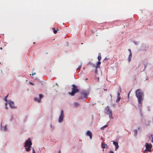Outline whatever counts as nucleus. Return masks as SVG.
<instances>
[{
	"mask_svg": "<svg viewBox=\"0 0 153 153\" xmlns=\"http://www.w3.org/2000/svg\"><path fill=\"white\" fill-rule=\"evenodd\" d=\"M58 30H59V29H57L56 30H57V31H58Z\"/></svg>",
	"mask_w": 153,
	"mask_h": 153,
	"instance_id": "13d9d810",
	"label": "nucleus"
},
{
	"mask_svg": "<svg viewBox=\"0 0 153 153\" xmlns=\"http://www.w3.org/2000/svg\"><path fill=\"white\" fill-rule=\"evenodd\" d=\"M105 114L109 116V117L110 119L113 118V117H112V111L111 110L109 109V107L108 106H107L105 108Z\"/></svg>",
	"mask_w": 153,
	"mask_h": 153,
	"instance_id": "20e7f679",
	"label": "nucleus"
},
{
	"mask_svg": "<svg viewBox=\"0 0 153 153\" xmlns=\"http://www.w3.org/2000/svg\"><path fill=\"white\" fill-rule=\"evenodd\" d=\"M101 62L100 61H98L97 63L96 66L95 67V68H100V65L101 64Z\"/></svg>",
	"mask_w": 153,
	"mask_h": 153,
	"instance_id": "2eb2a0df",
	"label": "nucleus"
},
{
	"mask_svg": "<svg viewBox=\"0 0 153 153\" xmlns=\"http://www.w3.org/2000/svg\"><path fill=\"white\" fill-rule=\"evenodd\" d=\"M152 136V135L151 134L150 136L149 137V138H151V137Z\"/></svg>",
	"mask_w": 153,
	"mask_h": 153,
	"instance_id": "37998d69",
	"label": "nucleus"
},
{
	"mask_svg": "<svg viewBox=\"0 0 153 153\" xmlns=\"http://www.w3.org/2000/svg\"><path fill=\"white\" fill-rule=\"evenodd\" d=\"M109 59V58H107L106 57L105 58V59H104V60H103V61H104L105 60H108Z\"/></svg>",
	"mask_w": 153,
	"mask_h": 153,
	"instance_id": "e433bc0d",
	"label": "nucleus"
},
{
	"mask_svg": "<svg viewBox=\"0 0 153 153\" xmlns=\"http://www.w3.org/2000/svg\"><path fill=\"white\" fill-rule=\"evenodd\" d=\"M139 129H140V127H138V130H139Z\"/></svg>",
	"mask_w": 153,
	"mask_h": 153,
	"instance_id": "bf43d9fd",
	"label": "nucleus"
},
{
	"mask_svg": "<svg viewBox=\"0 0 153 153\" xmlns=\"http://www.w3.org/2000/svg\"><path fill=\"white\" fill-rule=\"evenodd\" d=\"M8 94L4 98V101H5L6 102H8L9 101H10V100H7V98L8 97Z\"/></svg>",
	"mask_w": 153,
	"mask_h": 153,
	"instance_id": "412c9836",
	"label": "nucleus"
},
{
	"mask_svg": "<svg viewBox=\"0 0 153 153\" xmlns=\"http://www.w3.org/2000/svg\"><path fill=\"white\" fill-rule=\"evenodd\" d=\"M82 67V65H79L78 67V68H77V70H80V69Z\"/></svg>",
	"mask_w": 153,
	"mask_h": 153,
	"instance_id": "2f4dec72",
	"label": "nucleus"
},
{
	"mask_svg": "<svg viewBox=\"0 0 153 153\" xmlns=\"http://www.w3.org/2000/svg\"><path fill=\"white\" fill-rule=\"evenodd\" d=\"M87 79H88V78H86V79H85V80H87Z\"/></svg>",
	"mask_w": 153,
	"mask_h": 153,
	"instance_id": "052dcab7",
	"label": "nucleus"
},
{
	"mask_svg": "<svg viewBox=\"0 0 153 153\" xmlns=\"http://www.w3.org/2000/svg\"><path fill=\"white\" fill-rule=\"evenodd\" d=\"M1 73H2V74H3L2 71V70H1Z\"/></svg>",
	"mask_w": 153,
	"mask_h": 153,
	"instance_id": "603ef678",
	"label": "nucleus"
},
{
	"mask_svg": "<svg viewBox=\"0 0 153 153\" xmlns=\"http://www.w3.org/2000/svg\"><path fill=\"white\" fill-rule=\"evenodd\" d=\"M128 51H129L130 52H131V50L130 49H128Z\"/></svg>",
	"mask_w": 153,
	"mask_h": 153,
	"instance_id": "79ce46f5",
	"label": "nucleus"
},
{
	"mask_svg": "<svg viewBox=\"0 0 153 153\" xmlns=\"http://www.w3.org/2000/svg\"><path fill=\"white\" fill-rule=\"evenodd\" d=\"M148 111H150V110L149 109H148Z\"/></svg>",
	"mask_w": 153,
	"mask_h": 153,
	"instance_id": "5fc2aeb1",
	"label": "nucleus"
},
{
	"mask_svg": "<svg viewBox=\"0 0 153 153\" xmlns=\"http://www.w3.org/2000/svg\"><path fill=\"white\" fill-rule=\"evenodd\" d=\"M41 85H43V83H41Z\"/></svg>",
	"mask_w": 153,
	"mask_h": 153,
	"instance_id": "864d4df0",
	"label": "nucleus"
},
{
	"mask_svg": "<svg viewBox=\"0 0 153 153\" xmlns=\"http://www.w3.org/2000/svg\"><path fill=\"white\" fill-rule=\"evenodd\" d=\"M149 48L148 47L146 46L145 45L142 44L140 48L138 49L139 51H146Z\"/></svg>",
	"mask_w": 153,
	"mask_h": 153,
	"instance_id": "423d86ee",
	"label": "nucleus"
},
{
	"mask_svg": "<svg viewBox=\"0 0 153 153\" xmlns=\"http://www.w3.org/2000/svg\"><path fill=\"white\" fill-rule=\"evenodd\" d=\"M132 53L131 52L129 53V54L128 56V62H130L131 60V58L132 57Z\"/></svg>",
	"mask_w": 153,
	"mask_h": 153,
	"instance_id": "a211bd4d",
	"label": "nucleus"
},
{
	"mask_svg": "<svg viewBox=\"0 0 153 153\" xmlns=\"http://www.w3.org/2000/svg\"><path fill=\"white\" fill-rule=\"evenodd\" d=\"M120 99H121V97H117V98L116 99V102H119L120 101Z\"/></svg>",
	"mask_w": 153,
	"mask_h": 153,
	"instance_id": "bb28decb",
	"label": "nucleus"
},
{
	"mask_svg": "<svg viewBox=\"0 0 153 153\" xmlns=\"http://www.w3.org/2000/svg\"><path fill=\"white\" fill-rule=\"evenodd\" d=\"M89 64H90V65L91 66H92V67H95V68L96 66H95V65L94 64H93L92 63H91V62H89Z\"/></svg>",
	"mask_w": 153,
	"mask_h": 153,
	"instance_id": "c756f323",
	"label": "nucleus"
},
{
	"mask_svg": "<svg viewBox=\"0 0 153 153\" xmlns=\"http://www.w3.org/2000/svg\"><path fill=\"white\" fill-rule=\"evenodd\" d=\"M109 153H114L113 151L110 150L109 152Z\"/></svg>",
	"mask_w": 153,
	"mask_h": 153,
	"instance_id": "4c0bfd02",
	"label": "nucleus"
},
{
	"mask_svg": "<svg viewBox=\"0 0 153 153\" xmlns=\"http://www.w3.org/2000/svg\"><path fill=\"white\" fill-rule=\"evenodd\" d=\"M32 153H36L35 150L33 148H32Z\"/></svg>",
	"mask_w": 153,
	"mask_h": 153,
	"instance_id": "c9c22d12",
	"label": "nucleus"
},
{
	"mask_svg": "<svg viewBox=\"0 0 153 153\" xmlns=\"http://www.w3.org/2000/svg\"><path fill=\"white\" fill-rule=\"evenodd\" d=\"M35 42H33V44H35Z\"/></svg>",
	"mask_w": 153,
	"mask_h": 153,
	"instance_id": "680f3d73",
	"label": "nucleus"
},
{
	"mask_svg": "<svg viewBox=\"0 0 153 153\" xmlns=\"http://www.w3.org/2000/svg\"><path fill=\"white\" fill-rule=\"evenodd\" d=\"M138 106H139V109L140 110V116L141 117H142L143 116V114L142 113V108H141L142 106H141L140 105H138Z\"/></svg>",
	"mask_w": 153,
	"mask_h": 153,
	"instance_id": "f3484780",
	"label": "nucleus"
},
{
	"mask_svg": "<svg viewBox=\"0 0 153 153\" xmlns=\"http://www.w3.org/2000/svg\"><path fill=\"white\" fill-rule=\"evenodd\" d=\"M52 129V130H53V127L52 126V127H51Z\"/></svg>",
	"mask_w": 153,
	"mask_h": 153,
	"instance_id": "09e8293b",
	"label": "nucleus"
},
{
	"mask_svg": "<svg viewBox=\"0 0 153 153\" xmlns=\"http://www.w3.org/2000/svg\"><path fill=\"white\" fill-rule=\"evenodd\" d=\"M133 42L134 43V44L136 45H138L139 43V42H136L134 41H133Z\"/></svg>",
	"mask_w": 153,
	"mask_h": 153,
	"instance_id": "c85d7f7f",
	"label": "nucleus"
},
{
	"mask_svg": "<svg viewBox=\"0 0 153 153\" xmlns=\"http://www.w3.org/2000/svg\"><path fill=\"white\" fill-rule=\"evenodd\" d=\"M107 145L105 143L102 142L101 143V147L103 149L107 148Z\"/></svg>",
	"mask_w": 153,
	"mask_h": 153,
	"instance_id": "4468645a",
	"label": "nucleus"
},
{
	"mask_svg": "<svg viewBox=\"0 0 153 153\" xmlns=\"http://www.w3.org/2000/svg\"><path fill=\"white\" fill-rule=\"evenodd\" d=\"M53 32L55 34L57 32V30H56L54 28H53Z\"/></svg>",
	"mask_w": 153,
	"mask_h": 153,
	"instance_id": "7c9ffc66",
	"label": "nucleus"
},
{
	"mask_svg": "<svg viewBox=\"0 0 153 153\" xmlns=\"http://www.w3.org/2000/svg\"><path fill=\"white\" fill-rule=\"evenodd\" d=\"M1 124H2V123H1V131H7V126L6 125L4 127V129L3 130L2 129V126H1Z\"/></svg>",
	"mask_w": 153,
	"mask_h": 153,
	"instance_id": "dca6fc26",
	"label": "nucleus"
},
{
	"mask_svg": "<svg viewBox=\"0 0 153 153\" xmlns=\"http://www.w3.org/2000/svg\"><path fill=\"white\" fill-rule=\"evenodd\" d=\"M39 99L38 101V102H40L41 99L43 97V95L42 94H39Z\"/></svg>",
	"mask_w": 153,
	"mask_h": 153,
	"instance_id": "6ab92c4d",
	"label": "nucleus"
},
{
	"mask_svg": "<svg viewBox=\"0 0 153 153\" xmlns=\"http://www.w3.org/2000/svg\"><path fill=\"white\" fill-rule=\"evenodd\" d=\"M31 146H28V148L27 149H26V151L27 152H29L31 150Z\"/></svg>",
	"mask_w": 153,
	"mask_h": 153,
	"instance_id": "4be33fe9",
	"label": "nucleus"
},
{
	"mask_svg": "<svg viewBox=\"0 0 153 153\" xmlns=\"http://www.w3.org/2000/svg\"><path fill=\"white\" fill-rule=\"evenodd\" d=\"M8 103V102H6L5 104V109H7L8 108V107L7 106Z\"/></svg>",
	"mask_w": 153,
	"mask_h": 153,
	"instance_id": "cd10ccee",
	"label": "nucleus"
},
{
	"mask_svg": "<svg viewBox=\"0 0 153 153\" xmlns=\"http://www.w3.org/2000/svg\"><path fill=\"white\" fill-rule=\"evenodd\" d=\"M152 151V150L151 149H148L147 148H146L145 149V150L144 151V152H151Z\"/></svg>",
	"mask_w": 153,
	"mask_h": 153,
	"instance_id": "b1692460",
	"label": "nucleus"
},
{
	"mask_svg": "<svg viewBox=\"0 0 153 153\" xmlns=\"http://www.w3.org/2000/svg\"><path fill=\"white\" fill-rule=\"evenodd\" d=\"M64 111L63 110H62L58 119V121L59 122L61 123L62 122L64 118Z\"/></svg>",
	"mask_w": 153,
	"mask_h": 153,
	"instance_id": "39448f33",
	"label": "nucleus"
},
{
	"mask_svg": "<svg viewBox=\"0 0 153 153\" xmlns=\"http://www.w3.org/2000/svg\"><path fill=\"white\" fill-rule=\"evenodd\" d=\"M145 146L146 148L148 149H151L152 147V145L151 144L146 143L145 144Z\"/></svg>",
	"mask_w": 153,
	"mask_h": 153,
	"instance_id": "f8f14e48",
	"label": "nucleus"
},
{
	"mask_svg": "<svg viewBox=\"0 0 153 153\" xmlns=\"http://www.w3.org/2000/svg\"><path fill=\"white\" fill-rule=\"evenodd\" d=\"M136 96L138 98V101L139 105H142V102L143 101V97H144V94L143 92L140 89H137L135 92Z\"/></svg>",
	"mask_w": 153,
	"mask_h": 153,
	"instance_id": "f257e3e1",
	"label": "nucleus"
},
{
	"mask_svg": "<svg viewBox=\"0 0 153 153\" xmlns=\"http://www.w3.org/2000/svg\"><path fill=\"white\" fill-rule=\"evenodd\" d=\"M152 140L151 141V142L153 143V137L152 138Z\"/></svg>",
	"mask_w": 153,
	"mask_h": 153,
	"instance_id": "a18cd8bd",
	"label": "nucleus"
},
{
	"mask_svg": "<svg viewBox=\"0 0 153 153\" xmlns=\"http://www.w3.org/2000/svg\"><path fill=\"white\" fill-rule=\"evenodd\" d=\"M112 142H113V144L115 146V150L117 151L119 148L118 142L114 141H112Z\"/></svg>",
	"mask_w": 153,
	"mask_h": 153,
	"instance_id": "9b49d317",
	"label": "nucleus"
},
{
	"mask_svg": "<svg viewBox=\"0 0 153 153\" xmlns=\"http://www.w3.org/2000/svg\"><path fill=\"white\" fill-rule=\"evenodd\" d=\"M89 94L88 91H83L82 92H79V94L77 95V97L79 100L82 99L83 98L86 100L88 98V96Z\"/></svg>",
	"mask_w": 153,
	"mask_h": 153,
	"instance_id": "f03ea898",
	"label": "nucleus"
},
{
	"mask_svg": "<svg viewBox=\"0 0 153 153\" xmlns=\"http://www.w3.org/2000/svg\"><path fill=\"white\" fill-rule=\"evenodd\" d=\"M39 99H38L37 98L35 97L34 98V100L35 101H37L38 102V101Z\"/></svg>",
	"mask_w": 153,
	"mask_h": 153,
	"instance_id": "72a5a7b5",
	"label": "nucleus"
},
{
	"mask_svg": "<svg viewBox=\"0 0 153 153\" xmlns=\"http://www.w3.org/2000/svg\"><path fill=\"white\" fill-rule=\"evenodd\" d=\"M8 103L9 105L10 108L13 109H16L17 108L16 106L14 105V102L12 100H10L8 102Z\"/></svg>",
	"mask_w": 153,
	"mask_h": 153,
	"instance_id": "0eeeda50",
	"label": "nucleus"
},
{
	"mask_svg": "<svg viewBox=\"0 0 153 153\" xmlns=\"http://www.w3.org/2000/svg\"><path fill=\"white\" fill-rule=\"evenodd\" d=\"M101 59V54L100 53H98V59L99 61H100Z\"/></svg>",
	"mask_w": 153,
	"mask_h": 153,
	"instance_id": "5701e85b",
	"label": "nucleus"
},
{
	"mask_svg": "<svg viewBox=\"0 0 153 153\" xmlns=\"http://www.w3.org/2000/svg\"><path fill=\"white\" fill-rule=\"evenodd\" d=\"M120 94L118 92L117 93V97H120Z\"/></svg>",
	"mask_w": 153,
	"mask_h": 153,
	"instance_id": "58836bf2",
	"label": "nucleus"
},
{
	"mask_svg": "<svg viewBox=\"0 0 153 153\" xmlns=\"http://www.w3.org/2000/svg\"><path fill=\"white\" fill-rule=\"evenodd\" d=\"M0 50H2V47H1V48H0Z\"/></svg>",
	"mask_w": 153,
	"mask_h": 153,
	"instance_id": "8fccbe9b",
	"label": "nucleus"
},
{
	"mask_svg": "<svg viewBox=\"0 0 153 153\" xmlns=\"http://www.w3.org/2000/svg\"><path fill=\"white\" fill-rule=\"evenodd\" d=\"M104 91H107V89H104Z\"/></svg>",
	"mask_w": 153,
	"mask_h": 153,
	"instance_id": "3c124183",
	"label": "nucleus"
},
{
	"mask_svg": "<svg viewBox=\"0 0 153 153\" xmlns=\"http://www.w3.org/2000/svg\"><path fill=\"white\" fill-rule=\"evenodd\" d=\"M56 85H58V84H57V83H56Z\"/></svg>",
	"mask_w": 153,
	"mask_h": 153,
	"instance_id": "6e6d98bb",
	"label": "nucleus"
},
{
	"mask_svg": "<svg viewBox=\"0 0 153 153\" xmlns=\"http://www.w3.org/2000/svg\"><path fill=\"white\" fill-rule=\"evenodd\" d=\"M93 119V116L92 117V119Z\"/></svg>",
	"mask_w": 153,
	"mask_h": 153,
	"instance_id": "4d7b16f0",
	"label": "nucleus"
},
{
	"mask_svg": "<svg viewBox=\"0 0 153 153\" xmlns=\"http://www.w3.org/2000/svg\"><path fill=\"white\" fill-rule=\"evenodd\" d=\"M141 122L144 123L146 126H149L150 125V124L151 122V121L148 120V121L147 123L146 122L144 118L142 119H141Z\"/></svg>",
	"mask_w": 153,
	"mask_h": 153,
	"instance_id": "9d476101",
	"label": "nucleus"
},
{
	"mask_svg": "<svg viewBox=\"0 0 153 153\" xmlns=\"http://www.w3.org/2000/svg\"><path fill=\"white\" fill-rule=\"evenodd\" d=\"M81 44L82 45V44H83V43H82Z\"/></svg>",
	"mask_w": 153,
	"mask_h": 153,
	"instance_id": "0e129e2a",
	"label": "nucleus"
},
{
	"mask_svg": "<svg viewBox=\"0 0 153 153\" xmlns=\"http://www.w3.org/2000/svg\"><path fill=\"white\" fill-rule=\"evenodd\" d=\"M134 136L136 137L137 133V129H134Z\"/></svg>",
	"mask_w": 153,
	"mask_h": 153,
	"instance_id": "393cba45",
	"label": "nucleus"
},
{
	"mask_svg": "<svg viewBox=\"0 0 153 153\" xmlns=\"http://www.w3.org/2000/svg\"><path fill=\"white\" fill-rule=\"evenodd\" d=\"M108 124L105 125L103 126V127H101V129H104L105 128L107 127H108Z\"/></svg>",
	"mask_w": 153,
	"mask_h": 153,
	"instance_id": "a878e982",
	"label": "nucleus"
},
{
	"mask_svg": "<svg viewBox=\"0 0 153 153\" xmlns=\"http://www.w3.org/2000/svg\"><path fill=\"white\" fill-rule=\"evenodd\" d=\"M50 126L51 127H52V125L51 124L50 125Z\"/></svg>",
	"mask_w": 153,
	"mask_h": 153,
	"instance_id": "de8ad7c7",
	"label": "nucleus"
},
{
	"mask_svg": "<svg viewBox=\"0 0 153 153\" xmlns=\"http://www.w3.org/2000/svg\"><path fill=\"white\" fill-rule=\"evenodd\" d=\"M71 86L72 87V91L71 92H69L68 94L71 96H74L76 94L79 92V90L77 86L74 84H72Z\"/></svg>",
	"mask_w": 153,
	"mask_h": 153,
	"instance_id": "7ed1b4c3",
	"label": "nucleus"
},
{
	"mask_svg": "<svg viewBox=\"0 0 153 153\" xmlns=\"http://www.w3.org/2000/svg\"><path fill=\"white\" fill-rule=\"evenodd\" d=\"M35 74H36V73H34L32 74V76H33Z\"/></svg>",
	"mask_w": 153,
	"mask_h": 153,
	"instance_id": "49530a36",
	"label": "nucleus"
},
{
	"mask_svg": "<svg viewBox=\"0 0 153 153\" xmlns=\"http://www.w3.org/2000/svg\"><path fill=\"white\" fill-rule=\"evenodd\" d=\"M74 106L76 108H77L79 105V104L77 102H75L74 103Z\"/></svg>",
	"mask_w": 153,
	"mask_h": 153,
	"instance_id": "aec40b11",
	"label": "nucleus"
},
{
	"mask_svg": "<svg viewBox=\"0 0 153 153\" xmlns=\"http://www.w3.org/2000/svg\"><path fill=\"white\" fill-rule=\"evenodd\" d=\"M110 96H111V97H112V95H111V94H110Z\"/></svg>",
	"mask_w": 153,
	"mask_h": 153,
	"instance_id": "e2e57ef3",
	"label": "nucleus"
},
{
	"mask_svg": "<svg viewBox=\"0 0 153 153\" xmlns=\"http://www.w3.org/2000/svg\"><path fill=\"white\" fill-rule=\"evenodd\" d=\"M29 84H30V85H34V84L32 82H29Z\"/></svg>",
	"mask_w": 153,
	"mask_h": 153,
	"instance_id": "f704fd0d",
	"label": "nucleus"
},
{
	"mask_svg": "<svg viewBox=\"0 0 153 153\" xmlns=\"http://www.w3.org/2000/svg\"><path fill=\"white\" fill-rule=\"evenodd\" d=\"M1 63V62H0V64Z\"/></svg>",
	"mask_w": 153,
	"mask_h": 153,
	"instance_id": "69168bd1",
	"label": "nucleus"
},
{
	"mask_svg": "<svg viewBox=\"0 0 153 153\" xmlns=\"http://www.w3.org/2000/svg\"><path fill=\"white\" fill-rule=\"evenodd\" d=\"M87 135L89 136L90 139L92 138V134L91 132L89 130H88L86 133Z\"/></svg>",
	"mask_w": 153,
	"mask_h": 153,
	"instance_id": "ddd939ff",
	"label": "nucleus"
},
{
	"mask_svg": "<svg viewBox=\"0 0 153 153\" xmlns=\"http://www.w3.org/2000/svg\"><path fill=\"white\" fill-rule=\"evenodd\" d=\"M25 145L24 146L25 147H26L27 146H31L32 145V143L30 138H28L25 142Z\"/></svg>",
	"mask_w": 153,
	"mask_h": 153,
	"instance_id": "6e6552de",
	"label": "nucleus"
},
{
	"mask_svg": "<svg viewBox=\"0 0 153 153\" xmlns=\"http://www.w3.org/2000/svg\"><path fill=\"white\" fill-rule=\"evenodd\" d=\"M58 153H61V151L60 150H59Z\"/></svg>",
	"mask_w": 153,
	"mask_h": 153,
	"instance_id": "c03bdc74",
	"label": "nucleus"
},
{
	"mask_svg": "<svg viewBox=\"0 0 153 153\" xmlns=\"http://www.w3.org/2000/svg\"><path fill=\"white\" fill-rule=\"evenodd\" d=\"M130 92H131V91H130V92H129V93H128V98L129 97V94H130Z\"/></svg>",
	"mask_w": 153,
	"mask_h": 153,
	"instance_id": "ea45409f",
	"label": "nucleus"
},
{
	"mask_svg": "<svg viewBox=\"0 0 153 153\" xmlns=\"http://www.w3.org/2000/svg\"><path fill=\"white\" fill-rule=\"evenodd\" d=\"M98 72V70L97 68H95V74H97Z\"/></svg>",
	"mask_w": 153,
	"mask_h": 153,
	"instance_id": "473e14b6",
	"label": "nucleus"
},
{
	"mask_svg": "<svg viewBox=\"0 0 153 153\" xmlns=\"http://www.w3.org/2000/svg\"><path fill=\"white\" fill-rule=\"evenodd\" d=\"M13 120V117L12 116V117H11V118H10V120L11 121L12 120Z\"/></svg>",
	"mask_w": 153,
	"mask_h": 153,
	"instance_id": "a19ab883",
	"label": "nucleus"
},
{
	"mask_svg": "<svg viewBox=\"0 0 153 153\" xmlns=\"http://www.w3.org/2000/svg\"><path fill=\"white\" fill-rule=\"evenodd\" d=\"M146 67V65L145 64H142L139 65L138 67V68L140 69V71L143 72L144 70Z\"/></svg>",
	"mask_w": 153,
	"mask_h": 153,
	"instance_id": "1a4fd4ad",
	"label": "nucleus"
}]
</instances>
